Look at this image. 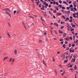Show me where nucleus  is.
I'll return each mask as SVG.
<instances>
[{
  "label": "nucleus",
  "instance_id": "obj_61",
  "mask_svg": "<svg viewBox=\"0 0 78 78\" xmlns=\"http://www.w3.org/2000/svg\"><path fill=\"white\" fill-rule=\"evenodd\" d=\"M68 43V42L67 41H65V44H67V43Z\"/></svg>",
  "mask_w": 78,
  "mask_h": 78
},
{
  "label": "nucleus",
  "instance_id": "obj_32",
  "mask_svg": "<svg viewBox=\"0 0 78 78\" xmlns=\"http://www.w3.org/2000/svg\"><path fill=\"white\" fill-rule=\"evenodd\" d=\"M59 3H60V4H61V3H62V1H61L60 0H59Z\"/></svg>",
  "mask_w": 78,
  "mask_h": 78
},
{
  "label": "nucleus",
  "instance_id": "obj_54",
  "mask_svg": "<svg viewBox=\"0 0 78 78\" xmlns=\"http://www.w3.org/2000/svg\"><path fill=\"white\" fill-rule=\"evenodd\" d=\"M55 73H56V74H57V71H56V70L55 69Z\"/></svg>",
  "mask_w": 78,
  "mask_h": 78
},
{
  "label": "nucleus",
  "instance_id": "obj_58",
  "mask_svg": "<svg viewBox=\"0 0 78 78\" xmlns=\"http://www.w3.org/2000/svg\"><path fill=\"white\" fill-rule=\"evenodd\" d=\"M66 50H69V47L66 48Z\"/></svg>",
  "mask_w": 78,
  "mask_h": 78
},
{
  "label": "nucleus",
  "instance_id": "obj_18",
  "mask_svg": "<svg viewBox=\"0 0 78 78\" xmlns=\"http://www.w3.org/2000/svg\"><path fill=\"white\" fill-rule=\"evenodd\" d=\"M74 18H75V17H76V16H75V13H73V14Z\"/></svg>",
  "mask_w": 78,
  "mask_h": 78
},
{
  "label": "nucleus",
  "instance_id": "obj_2",
  "mask_svg": "<svg viewBox=\"0 0 78 78\" xmlns=\"http://www.w3.org/2000/svg\"><path fill=\"white\" fill-rule=\"evenodd\" d=\"M61 58H63V59L64 60V59H65V58H66V55H64L63 54H62L61 55Z\"/></svg>",
  "mask_w": 78,
  "mask_h": 78
},
{
  "label": "nucleus",
  "instance_id": "obj_13",
  "mask_svg": "<svg viewBox=\"0 0 78 78\" xmlns=\"http://www.w3.org/2000/svg\"><path fill=\"white\" fill-rule=\"evenodd\" d=\"M66 35H67V33H65L63 35V37H66Z\"/></svg>",
  "mask_w": 78,
  "mask_h": 78
},
{
  "label": "nucleus",
  "instance_id": "obj_57",
  "mask_svg": "<svg viewBox=\"0 0 78 78\" xmlns=\"http://www.w3.org/2000/svg\"><path fill=\"white\" fill-rule=\"evenodd\" d=\"M14 58H13V60H12V62H14Z\"/></svg>",
  "mask_w": 78,
  "mask_h": 78
},
{
  "label": "nucleus",
  "instance_id": "obj_34",
  "mask_svg": "<svg viewBox=\"0 0 78 78\" xmlns=\"http://www.w3.org/2000/svg\"><path fill=\"white\" fill-rule=\"evenodd\" d=\"M68 62V60H65L64 61V62L66 63V62Z\"/></svg>",
  "mask_w": 78,
  "mask_h": 78
},
{
  "label": "nucleus",
  "instance_id": "obj_5",
  "mask_svg": "<svg viewBox=\"0 0 78 78\" xmlns=\"http://www.w3.org/2000/svg\"><path fill=\"white\" fill-rule=\"evenodd\" d=\"M43 64H44L45 66H47V64H46V63H45V62H44V60H43Z\"/></svg>",
  "mask_w": 78,
  "mask_h": 78
},
{
  "label": "nucleus",
  "instance_id": "obj_22",
  "mask_svg": "<svg viewBox=\"0 0 78 78\" xmlns=\"http://www.w3.org/2000/svg\"><path fill=\"white\" fill-rule=\"evenodd\" d=\"M60 41H64V39L63 38H61L59 40Z\"/></svg>",
  "mask_w": 78,
  "mask_h": 78
},
{
  "label": "nucleus",
  "instance_id": "obj_4",
  "mask_svg": "<svg viewBox=\"0 0 78 78\" xmlns=\"http://www.w3.org/2000/svg\"><path fill=\"white\" fill-rule=\"evenodd\" d=\"M23 24V26L25 28V29L26 30H27V27H26L25 26V23H24V22H23V21L22 22Z\"/></svg>",
  "mask_w": 78,
  "mask_h": 78
},
{
  "label": "nucleus",
  "instance_id": "obj_64",
  "mask_svg": "<svg viewBox=\"0 0 78 78\" xmlns=\"http://www.w3.org/2000/svg\"><path fill=\"white\" fill-rule=\"evenodd\" d=\"M62 71H63L61 69L60 70V72H62Z\"/></svg>",
  "mask_w": 78,
  "mask_h": 78
},
{
  "label": "nucleus",
  "instance_id": "obj_29",
  "mask_svg": "<svg viewBox=\"0 0 78 78\" xmlns=\"http://www.w3.org/2000/svg\"><path fill=\"white\" fill-rule=\"evenodd\" d=\"M41 3H40L39 5V7H40V8H41Z\"/></svg>",
  "mask_w": 78,
  "mask_h": 78
},
{
  "label": "nucleus",
  "instance_id": "obj_44",
  "mask_svg": "<svg viewBox=\"0 0 78 78\" xmlns=\"http://www.w3.org/2000/svg\"><path fill=\"white\" fill-rule=\"evenodd\" d=\"M66 14H69V11H66Z\"/></svg>",
  "mask_w": 78,
  "mask_h": 78
},
{
  "label": "nucleus",
  "instance_id": "obj_42",
  "mask_svg": "<svg viewBox=\"0 0 78 78\" xmlns=\"http://www.w3.org/2000/svg\"><path fill=\"white\" fill-rule=\"evenodd\" d=\"M72 27H76V26L74 24L72 26Z\"/></svg>",
  "mask_w": 78,
  "mask_h": 78
},
{
  "label": "nucleus",
  "instance_id": "obj_3",
  "mask_svg": "<svg viewBox=\"0 0 78 78\" xmlns=\"http://www.w3.org/2000/svg\"><path fill=\"white\" fill-rule=\"evenodd\" d=\"M69 51L70 53H74V50H72L71 49H69Z\"/></svg>",
  "mask_w": 78,
  "mask_h": 78
},
{
  "label": "nucleus",
  "instance_id": "obj_19",
  "mask_svg": "<svg viewBox=\"0 0 78 78\" xmlns=\"http://www.w3.org/2000/svg\"><path fill=\"white\" fill-rule=\"evenodd\" d=\"M67 20H69V18H68V17H67V19H66L65 21L66 22H67Z\"/></svg>",
  "mask_w": 78,
  "mask_h": 78
},
{
  "label": "nucleus",
  "instance_id": "obj_41",
  "mask_svg": "<svg viewBox=\"0 0 78 78\" xmlns=\"http://www.w3.org/2000/svg\"><path fill=\"white\" fill-rule=\"evenodd\" d=\"M73 39L74 41L75 40V36H74L73 37Z\"/></svg>",
  "mask_w": 78,
  "mask_h": 78
},
{
  "label": "nucleus",
  "instance_id": "obj_45",
  "mask_svg": "<svg viewBox=\"0 0 78 78\" xmlns=\"http://www.w3.org/2000/svg\"><path fill=\"white\" fill-rule=\"evenodd\" d=\"M56 9H57V11H58V10H59V9H58V8L57 7H56Z\"/></svg>",
  "mask_w": 78,
  "mask_h": 78
},
{
  "label": "nucleus",
  "instance_id": "obj_31",
  "mask_svg": "<svg viewBox=\"0 0 78 78\" xmlns=\"http://www.w3.org/2000/svg\"><path fill=\"white\" fill-rule=\"evenodd\" d=\"M42 41L41 40H40L39 41V42H40V43H42Z\"/></svg>",
  "mask_w": 78,
  "mask_h": 78
},
{
  "label": "nucleus",
  "instance_id": "obj_62",
  "mask_svg": "<svg viewBox=\"0 0 78 78\" xmlns=\"http://www.w3.org/2000/svg\"><path fill=\"white\" fill-rule=\"evenodd\" d=\"M48 7L49 8H50V7H51V5L50 4L49 5Z\"/></svg>",
  "mask_w": 78,
  "mask_h": 78
},
{
  "label": "nucleus",
  "instance_id": "obj_1",
  "mask_svg": "<svg viewBox=\"0 0 78 78\" xmlns=\"http://www.w3.org/2000/svg\"><path fill=\"white\" fill-rule=\"evenodd\" d=\"M4 11H9L10 12H11V10H9V8H6V9H3Z\"/></svg>",
  "mask_w": 78,
  "mask_h": 78
},
{
  "label": "nucleus",
  "instance_id": "obj_40",
  "mask_svg": "<svg viewBox=\"0 0 78 78\" xmlns=\"http://www.w3.org/2000/svg\"><path fill=\"white\" fill-rule=\"evenodd\" d=\"M62 17L64 18V19H66V17H65V16H62Z\"/></svg>",
  "mask_w": 78,
  "mask_h": 78
},
{
  "label": "nucleus",
  "instance_id": "obj_52",
  "mask_svg": "<svg viewBox=\"0 0 78 78\" xmlns=\"http://www.w3.org/2000/svg\"><path fill=\"white\" fill-rule=\"evenodd\" d=\"M42 7L43 8H45V6H44V5H42Z\"/></svg>",
  "mask_w": 78,
  "mask_h": 78
},
{
  "label": "nucleus",
  "instance_id": "obj_12",
  "mask_svg": "<svg viewBox=\"0 0 78 78\" xmlns=\"http://www.w3.org/2000/svg\"><path fill=\"white\" fill-rule=\"evenodd\" d=\"M39 2H40V1H38L37 2H36V4L37 5H39Z\"/></svg>",
  "mask_w": 78,
  "mask_h": 78
},
{
  "label": "nucleus",
  "instance_id": "obj_35",
  "mask_svg": "<svg viewBox=\"0 0 78 78\" xmlns=\"http://www.w3.org/2000/svg\"><path fill=\"white\" fill-rule=\"evenodd\" d=\"M55 4L56 5H59V3L58 2H56Z\"/></svg>",
  "mask_w": 78,
  "mask_h": 78
},
{
  "label": "nucleus",
  "instance_id": "obj_53",
  "mask_svg": "<svg viewBox=\"0 0 78 78\" xmlns=\"http://www.w3.org/2000/svg\"><path fill=\"white\" fill-rule=\"evenodd\" d=\"M43 4L44 5H46V4H46V2H44Z\"/></svg>",
  "mask_w": 78,
  "mask_h": 78
},
{
  "label": "nucleus",
  "instance_id": "obj_20",
  "mask_svg": "<svg viewBox=\"0 0 78 78\" xmlns=\"http://www.w3.org/2000/svg\"><path fill=\"white\" fill-rule=\"evenodd\" d=\"M65 46H66V44H64L63 46L62 47H64V48H66V47H65Z\"/></svg>",
  "mask_w": 78,
  "mask_h": 78
},
{
  "label": "nucleus",
  "instance_id": "obj_33",
  "mask_svg": "<svg viewBox=\"0 0 78 78\" xmlns=\"http://www.w3.org/2000/svg\"><path fill=\"white\" fill-rule=\"evenodd\" d=\"M74 29H73V28L71 29V31H74Z\"/></svg>",
  "mask_w": 78,
  "mask_h": 78
},
{
  "label": "nucleus",
  "instance_id": "obj_50",
  "mask_svg": "<svg viewBox=\"0 0 78 78\" xmlns=\"http://www.w3.org/2000/svg\"><path fill=\"white\" fill-rule=\"evenodd\" d=\"M64 43V42L63 41H62L61 42V44L62 45L63 44V43Z\"/></svg>",
  "mask_w": 78,
  "mask_h": 78
},
{
  "label": "nucleus",
  "instance_id": "obj_24",
  "mask_svg": "<svg viewBox=\"0 0 78 78\" xmlns=\"http://www.w3.org/2000/svg\"><path fill=\"white\" fill-rule=\"evenodd\" d=\"M7 34H8L9 37L10 38V37H11L10 36V35L9 34V33H8Z\"/></svg>",
  "mask_w": 78,
  "mask_h": 78
},
{
  "label": "nucleus",
  "instance_id": "obj_63",
  "mask_svg": "<svg viewBox=\"0 0 78 78\" xmlns=\"http://www.w3.org/2000/svg\"><path fill=\"white\" fill-rule=\"evenodd\" d=\"M41 9H42V10H44V9L43 8H41Z\"/></svg>",
  "mask_w": 78,
  "mask_h": 78
},
{
  "label": "nucleus",
  "instance_id": "obj_7",
  "mask_svg": "<svg viewBox=\"0 0 78 78\" xmlns=\"http://www.w3.org/2000/svg\"><path fill=\"white\" fill-rule=\"evenodd\" d=\"M8 57H5L3 59L4 61H5V60H6V59H8Z\"/></svg>",
  "mask_w": 78,
  "mask_h": 78
},
{
  "label": "nucleus",
  "instance_id": "obj_47",
  "mask_svg": "<svg viewBox=\"0 0 78 78\" xmlns=\"http://www.w3.org/2000/svg\"><path fill=\"white\" fill-rule=\"evenodd\" d=\"M69 22H72V20L71 19L70 20H69Z\"/></svg>",
  "mask_w": 78,
  "mask_h": 78
},
{
  "label": "nucleus",
  "instance_id": "obj_25",
  "mask_svg": "<svg viewBox=\"0 0 78 78\" xmlns=\"http://www.w3.org/2000/svg\"><path fill=\"white\" fill-rule=\"evenodd\" d=\"M62 9H66V8L64 7H63V6H62Z\"/></svg>",
  "mask_w": 78,
  "mask_h": 78
},
{
  "label": "nucleus",
  "instance_id": "obj_55",
  "mask_svg": "<svg viewBox=\"0 0 78 78\" xmlns=\"http://www.w3.org/2000/svg\"><path fill=\"white\" fill-rule=\"evenodd\" d=\"M70 18L71 19H73V17H72V16H70Z\"/></svg>",
  "mask_w": 78,
  "mask_h": 78
},
{
  "label": "nucleus",
  "instance_id": "obj_14",
  "mask_svg": "<svg viewBox=\"0 0 78 78\" xmlns=\"http://www.w3.org/2000/svg\"><path fill=\"white\" fill-rule=\"evenodd\" d=\"M46 13H47V12H45L44 13H43L44 16H46L47 15L46 14Z\"/></svg>",
  "mask_w": 78,
  "mask_h": 78
},
{
  "label": "nucleus",
  "instance_id": "obj_49",
  "mask_svg": "<svg viewBox=\"0 0 78 78\" xmlns=\"http://www.w3.org/2000/svg\"><path fill=\"white\" fill-rule=\"evenodd\" d=\"M11 61H12V58H11L9 60V62H11Z\"/></svg>",
  "mask_w": 78,
  "mask_h": 78
},
{
  "label": "nucleus",
  "instance_id": "obj_21",
  "mask_svg": "<svg viewBox=\"0 0 78 78\" xmlns=\"http://www.w3.org/2000/svg\"><path fill=\"white\" fill-rule=\"evenodd\" d=\"M13 12H14L13 14L14 15L16 14V10L14 11Z\"/></svg>",
  "mask_w": 78,
  "mask_h": 78
},
{
  "label": "nucleus",
  "instance_id": "obj_37",
  "mask_svg": "<svg viewBox=\"0 0 78 78\" xmlns=\"http://www.w3.org/2000/svg\"><path fill=\"white\" fill-rule=\"evenodd\" d=\"M5 13H6L7 14H8V15H9V13L8 12L6 11L5 12Z\"/></svg>",
  "mask_w": 78,
  "mask_h": 78
},
{
  "label": "nucleus",
  "instance_id": "obj_27",
  "mask_svg": "<svg viewBox=\"0 0 78 78\" xmlns=\"http://www.w3.org/2000/svg\"><path fill=\"white\" fill-rule=\"evenodd\" d=\"M56 10H54L53 11L54 13H56Z\"/></svg>",
  "mask_w": 78,
  "mask_h": 78
},
{
  "label": "nucleus",
  "instance_id": "obj_60",
  "mask_svg": "<svg viewBox=\"0 0 78 78\" xmlns=\"http://www.w3.org/2000/svg\"><path fill=\"white\" fill-rule=\"evenodd\" d=\"M71 11H73V8H71Z\"/></svg>",
  "mask_w": 78,
  "mask_h": 78
},
{
  "label": "nucleus",
  "instance_id": "obj_6",
  "mask_svg": "<svg viewBox=\"0 0 78 78\" xmlns=\"http://www.w3.org/2000/svg\"><path fill=\"white\" fill-rule=\"evenodd\" d=\"M54 25H55V26H56V27H58L59 26V25H58V24H57L56 23H55L54 24Z\"/></svg>",
  "mask_w": 78,
  "mask_h": 78
},
{
  "label": "nucleus",
  "instance_id": "obj_36",
  "mask_svg": "<svg viewBox=\"0 0 78 78\" xmlns=\"http://www.w3.org/2000/svg\"><path fill=\"white\" fill-rule=\"evenodd\" d=\"M53 4H54V5H55V4H56V2L55 1H54L53 2Z\"/></svg>",
  "mask_w": 78,
  "mask_h": 78
},
{
  "label": "nucleus",
  "instance_id": "obj_59",
  "mask_svg": "<svg viewBox=\"0 0 78 78\" xmlns=\"http://www.w3.org/2000/svg\"><path fill=\"white\" fill-rule=\"evenodd\" d=\"M70 67H72V65H70L69 66Z\"/></svg>",
  "mask_w": 78,
  "mask_h": 78
},
{
  "label": "nucleus",
  "instance_id": "obj_23",
  "mask_svg": "<svg viewBox=\"0 0 78 78\" xmlns=\"http://www.w3.org/2000/svg\"><path fill=\"white\" fill-rule=\"evenodd\" d=\"M59 7L60 8H61L62 7V5H58V7Z\"/></svg>",
  "mask_w": 78,
  "mask_h": 78
},
{
  "label": "nucleus",
  "instance_id": "obj_38",
  "mask_svg": "<svg viewBox=\"0 0 78 78\" xmlns=\"http://www.w3.org/2000/svg\"><path fill=\"white\" fill-rule=\"evenodd\" d=\"M64 28V26H62L60 27V29H63Z\"/></svg>",
  "mask_w": 78,
  "mask_h": 78
},
{
  "label": "nucleus",
  "instance_id": "obj_15",
  "mask_svg": "<svg viewBox=\"0 0 78 78\" xmlns=\"http://www.w3.org/2000/svg\"><path fill=\"white\" fill-rule=\"evenodd\" d=\"M59 33H60V34H62L63 33V32L59 30Z\"/></svg>",
  "mask_w": 78,
  "mask_h": 78
},
{
  "label": "nucleus",
  "instance_id": "obj_56",
  "mask_svg": "<svg viewBox=\"0 0 78 78\" xmlns=\"http://www.w3.org/2000/svg\"><path fill=\"white\" fill-rule=\"evenodd\" d=\"M53 39H54V40H56L57 39V38H54Z\"/></svg>",
  "mask_w": 78,
  "mask_h": 78
},
{
  "label": "nucleus",
  "instance_id": "obj_46",
  "mask_svg": "<svg viewBox=\"0 0 78 78\" xmlns=\"http://www.w3.org/2000/svg\"><path fill=\"white\" fill-rule=\"evenodd\" d=\"M74 68L75 69H77V67H76V65H75Z\"/></svg>",
  "mask_w": 78,
  "mask_h": 78
},
{
  "label": "nucleus",
  "instance_id": "obj_39",
  "mask_svg": "<svg viewBox=\"0 0 78 78\" xmlns=\"http://www.w3.org/2000/svg\"><path fill=\"white\" fill-rule=\"evenodd\" d=\"M53 62H55V58H54V57L53 58Z\"/></svg>",
  "mask_w": 78,
  "mask_h": 78
},
{
  "label": "nucleus",
  "instance_id": "obj_9",
  "mask_svg": "<svg viewBox=\"0 0 78 78\" xmlns=\"http://www.w3.org/2000/svg\"><path fill=\"white\" fill-rule=\"evenodd\" d=\"M57 14L58 16H61V13H57Z\"/></svg>",
  "mask_w": 78,
  "mask_h": 78
},
{
  "label": "nucleus",
  "instance_id": "obj_10",
  "mask_svg": "<svg viewBox=\"0 0 78 78\" xmlns=\"http://www.w3.org/2000/svg\"><path fill=\"white\" fill-rule=\"evenodd\" d=\"M48 6V4H46V5L45 6V8H47V6Z\"/></svg>",
  "mask_w": 78,
  "mask_h": 78
},
{
  "label": "nucleus",
  "instance_id": "obj_11",
  "mask_svg": "<svg viewBox=\"0 0 78 78\" xmlns=\"http://www.w3.org/2000/svg\"><path fill=\"white\" fill-rule=\"evenodd\" d=\"M61 11H62V12L63 13H66V12H65V11L64 10L62 9L61 10Z\"/></svg>",
  "mask_w": 78,
  "mask_h": 78
},
{
  "label": "nucleus",
  "instance_id": "obj_28",
  "mask_svg": "<svg viewBox=\"0 0 78 78\" xmlns=\"http://www.w3.org/2000/svg\"><path fill=\"white\" fill-rule=\"evenodd\" d=\"M70 7L71 8H73V5H72V4L70 5V6H69V8H70Z\"/></svg>",
  "mask_w": 78,
  "mask_h": 78
},
{
  "label": "nucleus",
  "instance_id": "obj_16",
  "mask_svg": "<svg viewBox=\"0 0 78 78\" xmlns=\"http://www.w3.org/2000/svg\"><path fill=\"white\" fill-rule=\"evenodd\" d=\"M76 59V58H74L73 59V62H75Z\"/></svg>",
  "mask_w": 78,
  "mask_h": 78
},
{
  "label": "nucleus",
  "instance_id": "obj_48",
  "mask_svg": "<svg viewBox=\"0 0 78 78\" xmlns=\"http://www.w3.org/2000/svg\"><path fill=\"white\" fill-rule=\"evenodd\" d=\"M69 4H71V3H72V1H70L69 2Z\"/></svg>",
  "mask_w": 78,
  "mask_h": 78
},
{
  "label": "nucleus",
  "instance_id": "obj_26",
  "mask_svg": "<svg viewBox=\"0 0 78 78\" xmlns=\"http://www.w3.org/2000/svg\"><path fill=\"white\" fill-rule=\"evenodd\" d=\"M66 73V72L65 71H64V72H63L62 74V76H63V75H64V73Z\"/></svg>",
  "mask_w": 78,
  "mask_h": 78
},
{
  "label": "nucleus",
  "instance_id": "obj_17",
  "mask_svg": "<svg viewBox=\"0 0 78 78\" xmlns=\"http://www.w3.org/2000/svg\"><path fill=\"white\" fill-rule=\"evenodd\" d=\"M19 10H17L16 11V14H19Z\"/></svg>",
  "mask_w": 78,
  "mask_h": 78
},
{
  "label": "nucleus",
  "instance_id": "obj_30",
  "mask_svg": "<svg viewBox=\"0 0 78 78\" xmlns=\"http://www.w3.org/2000/svg\"><path fill=\"white\" fill-rule=\"evenodd\" d=\"M73 9H74V10H75V11H77V9H76V8L74 7L73 8Z\"/></svg>",
  "mask_w": 78,
  "mask_h": 78
},
{
  "label": "nucleus",
  "instance_id": "obj_43",
  "mask_svg": "<svg viewBox=\"0 0 78 78\" xmlns=\"http://www.w3.org/2000/svg\"><path fill=\"white\" fill-rule=\"evenodd\" d=\"M69 39H70V40H72V37L71 36L70 37Z\"/></svg>",
  "mask_w": 78,
  "mask_h": 78
},
{
  "label": "nucleus",
  "instance_id": "obj_8",
  "mask_svg": "<svg viewBox=\"0 0 78 78\" xmlns=\"http://www.w3.org/2000/svg\"><path fill=\"white\" fill-rule=\"evenodd\" d=\"M14 53L15 55H17V50H15L14 51Z\"/></svg>",
  "mask_w": 78,
  "mask_h": 78
},
{
  "label": "nucleus",
  "instance_id": "obj_51",
  "mask_svg": "<svg viewBox=\"0 0 78 78\" xmlns=\"http://www.w3.org/2000/svg\"><path fill=\"white\" fill-rule=\"evenodd\" d=\"M50 4H51V5H52V4H53V2H52V1L51 2H50Z\"/></svg>",
  "mask_w": 78,
  "mask_h": 78
}]
</instances>
